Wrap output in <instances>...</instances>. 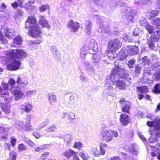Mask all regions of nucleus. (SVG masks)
I'll use <instances>...</instances> for the list:
<instances>
[{
    "instance_id": "obj_1",
    "label": "nucleus",
    "mask_w": 160,
    "mask_h": 160,
    "mask_svg": "<svg viewBox=\"0 0 160 160\" xmlns=\"http://www.w3.org/2000/svg\"><path fill=\"white\" fill-rule=\"evenodd\" d=\"M26 28L29 29V34L31 37H37L39 38L38 41H35L34 43L39 44L42 41L41 38V32L38 25L37 24V20L34 16L28 17L25 22Z\"/></svg>"
},
{
    "instance_id": "obj_2",
    "label": "nucleus",
    "mask_w": 160,
    "mask_h": 160,
    "mask_svg": "<svg viewBox=\"0 0 160 160\" xmlns=\"http://www.w3.org/2000/svg\"><path fill=\"white\" fill-rule=\"evenodd\" d=\"M156 131V132L154 135L153 134L155 133V130H153L152 131L150 130V134L152 135L150 137L148 140L149 143L151 144L150 146L152 148V150L154 151L153 152L151 153V155L152 157H153L156 156H157V158L158 159H160V149L157 148H156L155 147H153V146L151 145L152 144L154 145H156L158 146H159L160 144L158 143V141L157 139V138H158L160 136L159 134H158V131Z\"/></svg>"
},
{
    "instance_id": "obj_3",
    "label": "nucleus",
    "mask_w": 160,
    "mask_h": 160,
    "mask_svg": "<svg viewBox=\"0 0 160 160\" xmlns=\"http://www.w3.org/2000/svg\"><path fill=\"white\" fill-rule=\"evenodd\" d=\"M102 139L106 142H109L113 139V137H118V134L115 130L111 129H103L101 132Z\"/></svg>"
},
{
    "instance_id": "obj_4",
    "label": "nucleus",
    "mask_w": 160,
    "mask_h": 160,
    "mask_svg": "<svg viewBox=\"0 0 160 160\" xmlns=\"http://www.w3.org/2000/svg\"><path fill=\"white\" fill-rule=\"evenodd\" d=\"M5 54L8 58L14 59H21L26 56V53L22 50L12 49L5 52Z\"/></svg>"
},
{
    "instance_id": "obj_5",
    "label": "nucleus",
    "mask_w": 160,
    "mask_h": 160,
    "mask_svg": "<svg viewBox=\"0 0 160 160\" xmlns=\"http://www.w3.org/2000/svg\"><path fill=\"white\" fill-rule=\"evenodd\" d=\"M138 52V47L135 46H129L119 52V55L122 58L120 59H124L128 55H133L137 54Z\"/></svg>"
},
{
    "instance_id": "obj_6",
    "label": "nucleus",
    "mask_w": 160,
    "mask_h": 160,
    "mask_svg": "<svg viewBox=\"0 0 160 160\" xmlns=\"http://www.w3.org/2000/svg\"><path fill=\"white\" fill-rule=\"evenodd\" d=\"M121 43L118 39L110 41L108 49V55H109L110 53H112L117 51L121 47Z\"/></svg>"
},
{
    "instance_id": "obj_7",
    "label": "nucleus",
    "mask_w": 160,
    "mask_h": 160,
    "mask_svg": "<svg viewBox=\"0 0 160 160\" xmlns=\"http://www.w3.org/2000/svg\"><path fill=\"white\" fill-rule=\"evenodd\" d=\"M10 62L7 66V69L11 71L17 70L19 68L20 62L19 61L12 58H8Z\"/></svg>"
},
{
    "instance_id": "obj_8",
    "label": "nucleus",
    "mask_w": 160,
    "mask_h": 160,
    "mask_svg": "<svg viewBox=\"0 0 160 160\" xmlns=\"http://www.w3.org/2000/svg\"><path fill=\"white\" fill-rule=\"evenodd\" d=\"M67 27L74 32L77 31L79 28V23L77 22L71 20L67 24Z\"/></svg>"
},
{
    "instance_id": "obj_9",
    "label": "nucleus",
    "mask_w": 160,
    "mask_h": 160,
    "mask_svg": "<svg viewBox=\"0 0 160 160\" xmlns=\"http://www.w3.org/2000/svg\"><path fill=\"white\" fill-rule=\"evenodd\" d=\"M160 122V119L157 118L155 120L153 121H147V125L150 127H154L156 129V131H158L159 129Z\"/></svg>"
},
{
    "instance_id": "obj_10",
    "label": "nucleus",
    "mask_w": 160,
    "mask_h": 160,
    "mask_svg": "<svg viewBox=\"0 0 160 160\" xmlns=\"http://www.w3.org/2000/svg\"><path fill=\"white\" fill-rule=\"evenodd\" d=\"M120 120L123 126H126L130 121V118L129 116L125 113H122L120 116Z\"/></svg>"
},
{
    "instance_id": "obj_11",
    "label": "nucleus",
    "mask_w": 160,
    "mask_h": 160,
    "mask_svg": "<svg viewBox=\"0 0 160 160\" xmlns=\"http://www.w3.org/2000/svg\"><path fill=\"white\" fill-rule=\"evenodd\" d=\"M12 92L16 100L23 98L25 97L24 93L21 90L20 88H18L14 90Z\"/></svg>"
},
{
    "instance_id": "obj_12",
    "label": "nucleus",
    "mask_w": 160,
    "mask_h": 160,
    "mask_svg": "<svg viewBox=\"0 0 160 160\" xmlns=\"http://www.w3.org/2000/svg\"><path fill=\"white\" fill-rule=\"evenodd\" d=\"M39 23L42 27H45L47 28H50L48 21L44 16L42 15L39 16Z\"/></svg>"
},
{
    "instance_id": "obj_13",
    "label": "nucleus",
    "mask_w": 160,
    "mask_h": 160,
    "mask_svg": "<svg viewBox=\"0 0 160 160\" xmlns=\"http://www.w3.org/2000/svg\"><path fill=\"white\" fill-rule=\"evenodd\" d=\"M0 96L3 98L5 101L8 103L12 99V95H10L8 92L4 91Z\"/></svg>"
},
{
    "instance_id": "obj_14",
    "label": "nucleus",
    "mask_w": 160,
    "mask_h": 160,
    "mask_svg": "<svg viewBox=\"0 0 160 160\" xmlns=\"http://www.w3.org/2000/svg\"><path fill=\"white\" fill-rule=\"evenodd\" d=\"M92 47V46L88 47L87 45H86L82 48L80 52V55L82 59H84L85 57V55L87 53V51L88 49H90Z\"/></svg>"
},
{
    "instance_id": "obj_15",
    "label": "nucleus",
    "mask_w": 160,
    "mask_h": 160,
    "mask_svg": "<svg viewBox=\"0 0 160 160\" xmlns=\"http://www.w3.org/2000/svg\"><path fill=\"white\" fill-rule=\"evenodd\" d=\"M17 84L20 86L24 87L27 86L28 83L27 79L18 77L16 81Z\"/></svg>"
},
{
    "instance_id": "obj_16",
    "label": "nucleus",
    "mask_w": 160,
    "mask_h": 160,
    "mask_svg": "<svg viewBox=\"0 0 160 160\" xmlns=\"http://www.w3.org/2000/svg\"><path fill=\"white\" fill-rule=\"evenodd\" d=\"M32 105L29 103H25L22 105L21 107V109L26 112H29L32 109Z\"/></svg>"
},
{
    "instance_id": "obj_17",
    "label": "nucleus",
    "mask_w": 160,
    "mask_h": 160,
    "mask_svg": "<svg viewBox=\"0 0 160 160\" xmlns=\"http://www.w3.org/2000/svg\"><path fill=\"white\" fill-rule=\"evenodd\" d=\"M1 107L4 112L6 114H9L11 112L10 107L9 105L1 103Z\"/></svg>"
},
{
    "instance_id": "obj_18",
    "label": "nucleus",
    "mask_w": 160,
    "mask_h": 160,
    "mask_svg": "<svg viewBox=\"0 0 160 160\" xmlns=\"http://www.w3.org/2000/svg\"><path fill=\"white\" fill-rule=\"evenodd\" d=\"M33 1L28 2H27L24 6L25 8L28 12L32 11L34 9V7L33 6Z\"/></svg>"
},
{
    "instance_id": "obj_19",
    "label": "nucleus",
    "mask_w": 160,
    "mask_h": 160,
    "mask_svg": "<svg viewBox=\"0 0 160 160\" xmlns=\"http://www.w3.org/2000/svg\"><path fill=\"white\" fill-rule=\"evenodd\" d=\"M22 42V40L21 37L18 36L13 39L14 43L11 45L13 47H16L17 45L20 44Z\"/></svg>"
},
{
    "instance_id": "obj_20",
    "label": "nucleus",
    "mask_w": 160,
    "mask_h": 160,
    "mask_svg": "<svg viewBox=\"0 0 160 160\" xmlns=\"http://www.w3.org/2000/svg\"><path fill=\"white\" fill-rule=\"evenodd\" d=\"M76 153L71 149H69L63 153V155L68 158H69L72 155L74 156L76 155Z\"/></svg>"
},
{
    "instance_id": "obj_21",
    "label": "nucleus",
    "mask_w": 160,
    "mask_h": 160,
    "mask_svg": "<svg viewBox=\"0 0 160 160\" xmlns=\"http://www.w3.org/2000/svg\"><path fill=\"white\" fill-rule=\"evenodd\" d=\"M131 103L129 102H126L125 105L122 108V110L123 112L129 113V110L130 107Z\"/></svg>"
},
{
    "instance_id": "obj_22",
    "label": "nucleus",
    "mask_w": 160,
    "mask_h": 160,
    "mask_svg": "<svg viewBox=\"0 0 160 160\" xmlns=\"http://www.w3.org/2000/svg\"><path fill=\"white\" fill-rule=\"evenodd\" d=\"M15 35V31L12 29H9L5 33V36L8 38H12Z\"/></svg>"
},
{
    "instance_id": "obj_23",
    "label": "nucleus",
    "mask_w": 160,
    "mask_h": 160,
    "mask_svg": "<svg viewBox=\"0 0 160 160\" xmlns=\"http://www.w3.org/2000/svg\"><path fill=\"white\" fill-rule=\"evenodd\" d=\"M138 92L141 93H145L148 91L149 89L146 86H142L137 87Z\"/></svg>"
},
{
    "instance_id": "obj_24",
    "label": "nucleus",
    "mask_w": 160,
    "mask_h": 160,
    "mask_svg": "<svg viewBox=\"0 0 160 160\" xmlns=\"http://www.w3.org/2000/svg\"><path fill=\"white\" fill-rule=\"evenodd\" d=\"M18 2H15L11 4L12 6L14 8H16L18 7H21L22 2H24V0H17Z\"/></svg>"
},
{
    "instance_id": "obj_25",
    "label": "nucleus",
    "mask_w": 160,
    "mask_h": 160,
    "mask_svg": "<svg viewBox=\"0 0 160 160\" xmlns=\"http://www.w3.org/2000/svg\"><path fill=\"white\" fill-rule=\"evenodd\" d=\"M115 82L114 83L115 84ZM116 86L118 87V88L122 90L125 88V84L121 81H118L115 82Z\"/></svg>"
},
{
    "instance_id": "obj_26",
    "label": "nucleus",
    "mask_w": 160,
    "mask_h": 160,
    "mask_svg": "<svg viewBox=\"0 0 160 160\" xmlns=\"http://www.w3.org/2000/svg\"><path fill=\"white\" fill-rule=\"evenodd\" d=\"M49 101L51 104H52L53 103L57 101V98L56 95L53 94H49Z\"/></svg>"
},
{
    "instance_id": "obj_27",
    "label": "nucleus",
    "mask_w": 160,
    "mask_h": 160,
    "mask_svg": "<svg viewBox=\"0 0 160 160\" xmlns=\"http://www.w3.org/2000/svg\"><path fill=\"white\" fill-rule=\"evenodd\" d=\"M71 136L70 134H67L64 136L63 140L64 143L67 145L69 144L71 141Z\"/></svg>"
},
{
    "instance_id": "obj_28",
    "label": "nucleus",
    "mask_w": 160,
    "mask_h": 160,
    "mask_svg": "<svg viewBox=\"0 0 160 160\" xmlns=\"http://www.w3.org/2000/svg\"><path fill=\"white\" fill-rule=\"evenodd\" d=\"M86 25V31L89 33L90 31L91 28L92 24L90 21L89 20H87L85 23Z\"/></svg>"
},
{
    "instance_id": "obj_29",
    "label": "nucleus",
    "mask_w": 160,
    "mask_h": 160,
    "mask_svg": "<svg viewBox=\"0 0 160 160\" xmlns=\"http://www.w3.org/2000/svg\"><path fill=\"white\" fill-rule=\"evenodd\" d=\"M33 128L32 127L31 124H27L25 126L22 128V130L24 131H29L30 130H32Z\"/></svg>"
},
{
    "instance_id": "obj_30",
    "label": "nucleus",
    "mask_w": 160,
    "mask_h": 160,
    "mask_svg": "<svg viewBox=\"0 0 160 160\" xmlns=\"http://www.w3.org/2000/svg\"><path fill=\"white\" fill-rule=\"evenodd\" d=\"M92 154L95 157H99L100 156V152L96 148H92L91 149Z\"/></svg>"
},
{
    "instance_id": "obj_31",
    "label": "nucleus",
    "mask_w": 160,
    "mask_h": 160,
    "mask_svg": "<svg viewBox=\"0 0 160 160\" xmlns=\"http://www.w3.org/2000/svg\"><path fill=\"white\" fill-rule=\"evenodd\" d=\"M94 3L99 7H101L103 5V2L101 0H94Z\"/></svg>"
},
{
    "instance_id": "obj_32",
    "label": "nucleus",
    "mask_w": 160,
    "mask_h": 160,
    "mask_svg": "<svg viewBox=\"0 0 160 160\" xmlns=\"http://www.w3.org/2000/svg\"><path fill=\"white\" fill-rule=\"evenodd\" d=\"M154 92L156 93H160V84H156L154 87Z\"/></svg>"
},
{
    "instance_id": "obj_33",
    "label": "nucleus",
    "mask_w": 160,
    "mask_h": 160,
    "mask_svg": "<svg viewBox=\"0 0 160 160\" xmlns=\"http://www.w3.org/2000/svg\"><path fill=\"white\" fill-rule=\"evenodd\" d=\"M112 82L113 81H111V80L106 81L105 84V86L107 88V89H109V88L112 87Z\"/></svg>"
},
{
    "instance_id": "obj_34",
    "label": "nucleus",
    "mask_w": 160,
    "mask_h": 160,
    "mask_svg": "<svg viewBox=\"0 0 160 160\" xmlns=\"http://www.w3.org/2000/svg\"><path fill=\"white\" fill-rule=\"evenodd\" d=\"M0 16L3 19H8L9 18V15L7 12H4L0 14Z\"/></svg>"
},
{
    "instance_id": "obj_35",
    "label": "nucleus",
    "mask_w": 160,
    "mask_h": 160,
    "mask_svg": "<svg viewBox=\"0 0 160 160\" xmlns=\"http://www.w3.org/2000/svg\"><path fill=\"white\" fill-rule=\"evenodd\" d=\"M16 157V153L14 152H12L10 154V160H15Z\"/></svg>"
},
{
    "instance_id": "obj_36",
    "label": "nucleus",
    "mask_w": 160,
    "mask_h": 160,
    "mask_svg": "<svg viewBox=\"0 0 160 160\" xmlns=\"http://www.w3.org/2000/svg\"><path fill=\"white\" fill-rule=\"evenodd\" d=\"M146 28L149 33H151L154 31V28L150 25H148L146 27Z\"/></svg>"
},
{
    "instance_id": "obj_37",
    "label": "nucleus",
    "mask_w": 160,
    "mask_h": 160,
    "mask_svg": "<svg viewBox=\"0 0 160 160\" xmlns=\"http://www.w3.org/2000/svg\"><path fill=\"white\" fill-rule=\"evenodd\" d=\"M23 123L22 122H17L15 123V127L18 129H20L23 126Z\"/></svg>"
},
{
    "instance_id": "obj_38",
    "label": "nucleus",
    "mask_w": 160,
    "mask_h": 160,
    "mask_svg": "<svg viewBox=\"0 0 160 160\" xmlns=\"http://www.w3.org/2000/svg\"><path fill=\"white\" fill-rule=\"evenodd\" d=\"M0 40H1L2 43H7L8 42V41L4 38L1 32H0Z\"/></svg>"
},
{
    "instance_id": "obj_39",
    "label": "nucleus",
    "mask_w": 160,
    "mask_h": 160,
    "mask_svg": "<svg viewBox=\"0 0 160 160\" xmlns=\"http://www.w3.org/2000/svg\"><path fill=\"white\" fill-rule=\"evenodd\" d=\"M79 155L83 160H88L89 158V157L86 156L85 154L83 152H81L79 154Z\"/></svg>"
},
{
    "instance_id": "obj_40",
    "label": "nucleus",
    "mask_w": 160,
    "mask_h": 160,
    "mask_svg": "<svg viewBox=\"0 0 160 160\" xmlns=\"http://www.w3.org/2000/svg\"><path fill=\"white\" fill-rule=\"evenodd\" d=\"M82 145L83 144L80 142H76L74 144V147L78 149L81 147Z\"/></svg>"
},
{
    "instance_id": "obj_41",
    "label": "nucleus",
    "mask_w": 160,
    "mask_h": 160,
    "mask_svg": "<svg viewBox=\"0 0 160 160\" xmlns=\"http://www.w3.org/2000/svg\"><path fill=\"white\" fill-rule=\"evenodd\" d=\"M48 8V7L45 5H42L39 8V11L40 12H42L45 11Z\"/></svg>"
},
{
    "instance_id": "obj_42",
    "label": "nucleus",
    "mask_w": 160,
    "mask_h": 160,
    "mask_svg": "<svg viewBox=\"0 0 160 160\" xmlns=\"http://www.w3.org/2000/svg\"><path fill=\"white\" fill-rule=\"evenodd\" d=\"M18 148L20 151H23L26 149V147L23 144H20L19 145Z\"/></svg>"
},
{
    "instance_id": "obj_43",
    "label": "nucleus",
    "mask_w": 160,
    "mask_h": 160,
    "mask_svg": "<svg viewBox=\"0 0 160 160\" xmlns=\"http://www.w3.org/2000/svg\"><path fill=\"white\" fill-rule=\"evenodd\" d=\"M142 62L145 64H148L149 63V60L148 59L147 56H145L142 58Z\"/></svg>"
},
{
    "instance_id": "obj_44",
    "label": "nucleus",
    "mask_w": 160,
    "mask_h": 160,
    "mask_svg": "<svg viewBox=\"0 0 160 160\" xmlns=\"http://www.w3.org/2000/svg\"><path fill=\"white\" fill-rule=\"evenodd\" d=\"M15 83V81L13 79H10L8 82V84L11 86H13Z\"/></svg>"
},
{
    "instance_id": "obj_45",
    "label": "nucleus",
    "mask_w": 160,
    "mask_h": 160,
    "mask_svg": "<svg viewBox=\"0 0 160 160\" xmlns=\"http://www.w3.org/2000/svg\"><path fill=\"white\" fill-rule=\"evenodd\" d=\"M16 141V139L12 137L10 138V142L11 143L12 147H14L15 146Z\"/></svg>"
},
{
    "instance_id": "obj_46",
    "label": "nucleus",
    "mask_w": 160,
    "mask_h": 160,
    "mask_svg": "<svg viewBox=\"0 0 160 160\" xmlns=\"http://www.w3.org/2000/svg\"><path fill=\"white\" fill-rule=\"evenodd\" d=\"M56 130V128L55 126H52L47 129L48 132L55 131Z\"/></svg>"
},
{
    "instance_id": "obj_47",
    "label": "nucleus",
    "mask_w": 160,
    "mask_h": 160,
    "mask_svg": "<svg viewBox=\"0 0 160 160\" xmlns=\"http://www.w3.org/2000/svg\"><path fill=\"white\" fill-rule=\"evenodd\" d=\"M11 145L8 142H6L5 144L4 147L6 150L9 151L10 150Z\"/></svg>"
},
{
    "instance_id": "obj_48",
    "label": "nucleus",
    "mask_w": 160,
    "mask_h": 160,
    "mask_svg": "<svg viewBox=\"0 0 160 160\" xmlns=\"http://www.w3.org/2000/svg\"><path fill=\"white\" fill-rule=\"evenodd\" d=\"M69 118L71 119H73L75 118V114L74 113L71 112L69 114Z\"/></svg>"
},
{
    "instance_id": "obj_49",
    "label": "nucleus",
    "mask_w": 160,
    "mask_h": 160,
    "mask_svg": "<svg viewBox=\"0 0 160 160\" xmlns=\"http://www.w3.org/2000/svg\"><path fill=\"white\" fill-rule=\"evenodd\" d=\"M100 151L99 152L100 155H104L105 153V150L101 146H100Z\"/></svg>"
},
{
    "instance_id": "obj_50",
    "label": "nucleus",
    "mask_w": 160,
    "mask_h": 160,
    "mask_svg": "<svg viewBox=\"0 0 160 160\" xmlns=\"http://www.w3.org/2000/svg\"><path fill=\"white\" fill-rule=\"evenodd\" d=\"M2 85L3 88L4 89L8 90L9 89V85L8 84V83L7 84H6L5 83H3Z\"/></svg>"
},
{
    "instance_id": "obj_51",
    "label": "nucleus",
    "mask_w": 160,
    "mask_h": 160,
    "mask_svg": "<svg viewBox=\"0 0 160 160\" xmlns=\"http://www.w3.org/2000/svg\"><path fill=\"white\" fill-rule=\"evenodd\" d=\"M153 23L157 26H159L160 25V19H156L154 20Z\"/></svg>"
},
{
    "instance_id": "obj_52",
    "label": "nucleus",
    "mask_w": 160,
    "mask_h": 160,
    "mask_svg": "<svg viewBox=\"0 0 160 160\" xmlns=\"http://www.w3.org/2000/svg\"><path fill=\"white\" fill-rule=\"evenodd\" d=\"M28 144L31 147H33L35 146V144L31 141H28L27 142Z\"/></svg>"
},
{
    "instance_id": "obj_53",
    "label": "nucleus",
    "mask_w": 160,
    "mask_h": 160,
    "mask_svg": "<svg viewBox=\"0 0 160 160\" xmlns=\"http://www.w3.org/2000/svg\"><path fill=\"white\" fill-rule=\"evenodd\" d=\"M159 111H160V103H159L157 105L156 109L155 110L156 112H158Z\"/></svg>"
},
{
    "instance_id": "obj_54",
    "label": "nucleus",
    "mask_w": 160,
    "mask_h": 160,
    "mask_svg": "<svg viewBox=\"0 0 160 160\" xmlns=\"http://www.w3.org/2000/svg\"><path fill=\"white\" fill-rule=\"evenodd\" d=\"M44 148H42V147H37L35 149V150L36 152H39Z\"/></svg>"
},
{
    "instance_id": "obj_55",
    "label": "nucleus",
    "mask_w": 160,
    "mask_h": 160,
    "mask_svg": "<svg viewBox=\"0 0 160 160\" xmlns=\"http://www.w3.org/2000/svg\"><path fill=\"white\" fill-rule=\"evenodd\" d=\"M132 152L135 153V154H136L138 152L137 147H133V150L132 151Z\"/></svg>"
},
{
    "instance_id": "obj_56",
    "label": "nucleus",
    "mask_w": 160,
    "mask_h": 160,
    "mask_svg": "<svg viewBox=\"0 0 160 160\" xmlns=\"http://www.w3.org/2000/svg\"><path fill=\"white\" fill-rule=\"evenodd\" d=\"M142 68L141 67L137 66L136 68V71L137 73H139L141 70Z\"/></svg>"
},
{
    "instance_id": "obj_57",
    "label": "nucleus",
    "mask_w": 160,
    "mask_h": 160,
    "mask_svg": "<svg viewBox=\"0 0 160 160\" xmlns=\"http://www.w3.org/2000/svg\"><path fill=\"white\" fill-rule=\"evenodd\" d=\"M135 62V60L134 59L131 60L129 61L128 63V66H129V65H133Z\"/></svg>"
},
{
    "instance_id": "obj_58",
    "label": "nucleus",
    "mask_w": 160,
    "mask_h": 160,
    "mask_svg": "<svg viewBox=\"0 0 160 160\" xmlns=\"http://www.w3.org/2000/svg\"><path fill=\"white\" fill-rule=\"evenodd\" d=\"M139 137L142 140H145V137L142 134L141 132H139L138 133Z\"/></svg>"
},
{
    "instance_id": "obj_59",
    "label": "nucleus",
    "mask_w": 160,
    "mask_h": 160,
    "mask_svg": "<svg viewBox=\"0 0 160 160\" xmlns=\"http://www.w3.org/2000/svg\"><path fill=\"white\" fill-rule=\"evenodd\" d=\"M80 79L83 82H86L87 80L85 77L83 75H81L80 77Z\"/></svg>"
},
{
    "instance_id": "obj_60",
    "label": "nucleus",
    "mask_w": 160,
    "mask_h": 160,
    "mask_svg": "<svg viewBox=\"0 0 160 160\" xmlns=\"http://www.w3.org/2000/svg\"><path fill=\"white\" fill-rule=\"evenodd\" d=\"M33 91H28L27 92L26 94L28 96H30L31 95H32L33 93Z\"/></svg>"
},
{
    "instance_id": "obj_61",
    "label": "nucleus",
    "mask_w": 160,
    "mask_h": 160,
    "mask_svg": "<svg viewBox=\"0 0 160 160\" xmlns=\"http://www.w3.org/2000/svg\"><path fill=\"white\" fill-rule=\"evenodd\" d=\"M149 47L152 49H153L154 47V46L153 43L151 42L150 43H148Z\"/></svg>"
},
{
    "instance_id": "obj_62",
    "label": "nucleus",
    "mask_w": 160,
    "mask_h": 160,
    "mask_svg": "<svg viewBox=\"0 0 160 160\" xmlns=\"http://www.w3.org/2000/svg\"><path fill=\"white\" fill-rule=\"evenodd\" d=\"M49 122V119H46L43 122V124L44 126L48 124Z\"/></svg>"
},
{
    "instance_id": "obj_63",
    "label": "nucleus",
    "mask_w": 160,
    "mask_h": 160,
    "mask_svg": "<svg viewBox=\"0 0 160 160\" xmlns=\"http://www.w3.org/2000/svg\"><path fill=\"white\" fill-rule=\"evenodd\" d=\"M73 160H80L79 157L77 155H75L73 156Z\"/></svg>"
},
{
    "instance_id": "obj_64",
    "label": "nucleus",
    "mask_w": 160,
    "mask_h": 160,
    "mask_svg": "<svg viewBox=\"0 0 160 160\" xmlns=\"http://www.w3.org/2000/svg\"><path fill=\"white\" fill-rule=\"evenodd\" d=\"M110 160H120V159L118 157H116L111 158Z\"/></svg>"
}]
</instances>
